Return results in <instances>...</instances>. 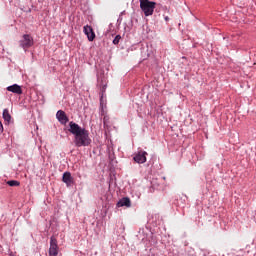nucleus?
<instances>
[{
  "label": "nucleus",
  "mask_w": 256,
  "mask_h": 256,
  "mask_svg": "<svg viewBox=\"0 0 256 256\" xmlns=\"http://www.w3.org/2000/svg\"><path fill=\"white\" fill-rule=\"evenodd\" d=\"M165 21H169V17L168 16L165 17Z\"/></svg>",
  "instance_id": "obj_15"
},
{
  "label": "nucleus",
  "mask_w": 256,
  "mask_h": 256,
  "mask_svg": "<svg viewBox=\"0 0 256 256\" xmlns=\"http://www.w3.org/2000/svg\"><path fill=\"white\" fill-rule=\"evenodd\" d=\"M134 161L136 163H146L147 161V152L145 151H139L137 154L134 156Z\"/></svg>",
  "instance_id": "obj_7"
},
{
  "label": "nucleus",
  "mask_w": 256,
  "mask_h": 256,
  "mask_svg": "<svg viewBox=\"0 0 256 256\" xmlns=\"http://www.w3.org/2000/svg\"><path fill=\"white\" fill-rule=\"evenodd\" d=\"M3 133V123L0 121V135Z\"/></svg>",
  "instance_id": "obj_14"
},
{
  "label": "nucleus",
  "mask_w": 256,
  "mask_h": 256,
  "mask_svg": "<svg viewBox=\"0 0 256 256\" xmlns=\"http://www.w3.org/2000/svg\"><path fill=\"white\" fill-rule=\"evenodd\" d=\"M2 115L6 123H11V114L9 113V109H4Z\"/></svg>",
  "instance_id": "obj_11"
},
{
  "label": "nucleus",
  "mask_w": 256,
  "mask_h": 256,
  "mask_svg": "<svg viewBox=\"0 0 256 256\" xmlns=\"http://www.w3.org/2000/svg\"><path fill=\"white\" fill-rule=\"evenodd\" d=\"M117 207H131V199L125 197L122 198L118 203Z\"/></svg>",
  "instance_id": "obj_10"
},
{
  "label": "nucleus",
  "mask_w": 256,
  "mask_h": 256,
  "mask_svg": "<svg viewBox=\"0 0 256 256\" xmlns=\"http://www.w3.org/2000/svg\"><path fill=\"white\" fill-rule=\"evenodd\" d=\"M33 44V37L29 34H24L22 39L19 41V46L22 47L24 51H27L29 48L33 47Z\"/></svg>",
  "instance_id": "obj_3"
},
{
  "label": "nucleus",
  "mask_w": 256,
  "mask_h": 256,
  "mask_svg": "<svg viewBox=\"0 0 256 256\" xmlns=\"http://www.w3.org/2000/svg\"><path fill=\"white\" fill-rule=\"evenodd\" d=\"M7 185H9V187H19V185H21V182L17 180H9L7 181Z\"/></svg>",
  "instance_id": "obj_12"
},
{
  "label": "nucleus",
  "mask_w": 256,
  "mask_h": 256,
  "mask_svg": "<svg viewBox=\"0 0 256 256\" xmlns=\"http://www.w3.org/2000/svg\"><path fill=\"white\" fill-rule=\"evenodd\" d=\"M157 3L149 0H140V9L143 11L145 17H150L155 11Z\"/></svg>",
  "instance_id": "obj_2"
},
{
  "label": "nucleus",
  "mask_w": 256,
  "mask_h": 256,
  "mask_svg": "<svg viewBox=\"0 0 256 256\" xmlns=\"http://www.w3.org/2000/svg\"><path fill=\"white\" fill-rule=\"evenodd\" d=\"M56 119H58L59 123L62 125H67L69 122V117H67V114L63 110H58L56 113Z\"/></svg>",
  "instance_id": "obj_5"
},
{
  "label": "nucleus",
  "mask_w": 256,
  "mask_h": 256,
  "mask_svg": "<svg viewBox=\"0 0 256 256\" xmlns=\"http://www.w3.org/2000/svg\"><path fill=\"white\" fill-rule=\"evenodd\" d=\"M83 31L85 35L88 38V41H94L95 40V32L93 31V27L86 25L83 27Z\"/></svg>",
  "instance_id": "obj_6"
},
{
  "label": "nucleus",
  "mask_w": 256,
  "mask_h": 256,
  "mask_svg": "<svg viewBox=\"0 0 256 256\" xmlns=\"http://www.w3.org/2000/svg\"><path fill=\"white\" fill-rule=\"evenodd\" d=\"M7 91H10V93H15L16 95H23V90L21 89V86H19L18 84L8 86Z\"/></svg>",
  "instance_id": "obj_9"
},
{
  "label": "nucleus",
  "mask_w": 256,
  "mask_h": 256,
  "mask_svg": "<svg viewBox=\"0 0 256 256\" xmlns=\"http://www.w3.org/2000/svg\"><path fill=\"white\" fill-rule=\"evenodd\" d=\"M69 131L74 135V144L76 147H89L91 145V138L89 137V131L85 128H81L79 124L71 121L69 123Z\"/></svg>",
  "instance_id": "obj_1"
},
{
  "label": "nucleus",
  "mask_w": 256,
  "mask_h": 256,
  "mask_svg": "<svg viewBox=\"0 0 256 256\" xmlns=\"http://www.w3.org/2000/svg\"><path fill=\"white\" fill-rule=\"evenodd\" d=\"M62 181L67 185V187H71V185H73V176H71V172H64Z\"/></svg>",
  "instance_id": "obj_8"
},
{
  "label": "nucleus",
  "mask_w": 256,
  "mask_h": 256,
  "mask_svg": "<svg viewBox=\"0 0 256 256\" xmlns=\"http://www.w3.org/2000/svg\"><path fill=\"white\" fill-rule=\"evenodd\" d=\"M121 41V35H117L114 40H113V44L114 45H119V42Z\"/></svg>",
  "instance_id": "obj_13"
},
{
  "label": "nucleus",
  "mask_w": 256,
  "mask_h": 256,
  "mask_svg": "<svg viewBox=\"0 0 256 256\" xmlns=\"http://www.w3.org/2000/svg\"><path fill=\"white\" fill-rule=\"evenodd\" d=\"M57 255H59V246L57 245V238H55V236H52L50 238L49 256Z\"/></svg>",
  "instance_id": "obj_4"
}]
</instances>
